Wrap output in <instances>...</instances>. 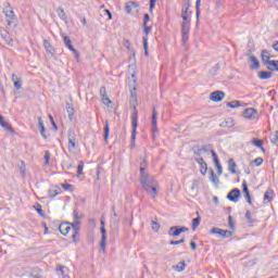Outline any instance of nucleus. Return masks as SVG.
Wrapping results in <instances>:
<instances>
[{
	"label": "nucleus",
	"mask_w": 278,
	"mask_h": 278,
	"mask_svg": "<svg viewBox=\"0 0 278 278\" xmlns=\"http://www.w3.org/2000/svg\"><path fill=\"white\" fill-rule=\"evenodd\" d=\"M147 159H143L140 163V184L148 192V194H151L152 199H156L157 197V180L153 176L149 175V172H147Z\"/></svg>",
	"instance_id": "obj_1"
},
{
	"label": "nucleus",
	"mask_w": 278,
	"mask_h": 278,
	"mask_svg": "<svg viewBox=\"0 0 278 278\" xmlns=\"http://www.w3.org/2000/svg\"><path fill=\"white\" fill-rule=\"evenodd\" d=\"M210 155V144L198 146L193 149V160L200 166L201 175H207V163L203 157Z\"/></svg>",
	"instance_id": "obj_2"
},
{
	"label": "nucleus",
	"mask_w": 278,
	"mask_h": 278,
	"mask_svg": "<svg viewBox=\"0 0 278 278\" xmlns=\"http://www.w3.org/2000/svg\"><path fill=\"white\" fill-rule=\"evenodd\" d=\"M3 14L5 15L9 27H12L14 25V21L16 20V15L14 14V10L12 9L10 2L4 3Z\"/></svg>",
	"instance_id": "obj_3"
},
{
	"label": "nucleus",
	"mask_w": 278,
	"mask_h": 278,
	"mask_svg": "<svg viewBox=\"0 0 278 278\" xmlns=\"http://www.w3.org/2000/svg\"><path fill=\"white\" fill-rule=\"evenodd\" d=\"M130 118H131V127H132L131 142L134 146V144H136V136L138 134V131H137V129H138V109H136V106H134V111H132Z\"/></svg>",
	"instance_id": "obj_4"
},
{
	"label": "nucleus",
	"mask_w": 278,
	"mask_h": 278,
	"mask_svg": "<svg viewBox=\"0 0 278 278\" xmlns=\"http://www.w3.org/2000/svg\"><path fill=\"white\" fill-rule=\"evenodd\" d=\"M186 231H190V229L186 226H172L168 230V236L177 238L181 236V233H186Z\"/></svg>",
	"instance_id": "obj_5"
},
{
	"label": "nucleus",
	"mask_w": 278,
	"mask_h": 278,
	"mask_svg": "<svg viewBox=\"0 0 278 278\" xmlns=\"http://www.w3.org/2000/svg\"><path fill=\"white\" fill-rule=\"evenodd\" d=\"M100 231H101V235H102V239H101V242H100V249L102 251H105V244L108 242V230L105 229V222L103 219L100 220Z\"/></svg>",
	"instance_id": "obj_6"
},
{
	"label": "nucleus",
	"mask_w": 278,
	"mask_h": 278,
	"mask_svg": "<svg viewBox=\"0 0 278 278\" xmlns=\"http://www.w3.org/2000/svg\"><path fill=\"white\" fill-rule=\"evenodd\" d=\"M188 10H190V1L186 0L181 9V25L190 26V21L188 20Z\"/></svg>",
	"instance_id": "obj_7"
},
{
	"label": "nucleus",
	"mask_w": 278,
	"mask_h": 278,
	"mask_svg": "<svg viewBox=\"0 0 278 278\" xmlns=\"http://www.w3.org/2000/svg\"><path fill=\"white\" fill-rule=\"evenodd\" d=\"M240 197H242V192L238 188L232 189L227 194L228 201H231L232 203H238V201H240Z\"/></svg>",
	"instance_id": "obj_8"
},
{
	"label": "nucleus",
	"mask_w": 278,
	"mask_h": 278,
	"mask_svg": "<svg viewBox=\"0 0 278 278\" xmlns=\"http://www.w3.org/2000/svg\"><path fill=\"white\" fill-rule=\"evenodd\" d=\"M73 225H75V222L73 224L71 223H62L59 226V231L62 233V236H68L71 231H73Z\"/></svg>",
	"instance_id": "obj_9"
},
{
	"label": "nucleus",
	"mask_w": 278,
	"mask_h": 278,
	"mask_svg": "<svg viewBox=\"0 0 278 278\" xmlns=\"http://www.w3.org/2000/svg\"><path fill=\"white\" fill-rule=\"evenodd\" d=\"M190 40V26L181 24V42L186 45Z\"/></svg>",
	"instance_id": "obj_10"
},
{
	"label": "nucleus",
	"mask_w": 278,
	"mask_h": 278,
	"mask_svg": "<svg viewBox=\"0 0 278 278\" xmlns=\"http://www.w3.org/2000/svg\"><path fill=\"white\" fill-rule=\"evenodd\" d=\"M63 42L67 49L72 51V53L75 55V58H79V52L77 49L73 47V41L71 40V37L68 36H63Z\"/></svg>",
	"instance_id": "obj_11"
},
{
	"label": "nucleus",
	"mask_w": 278,
	"mask_h": 278,
	"mask_svg": "<svg viewBox=\"0 0 278 278\" xmlns=\"http://www.w3.org/2000/svg\"><path fill=\"white\" fill-rule=\"evenodd\" d=\"M210 99L214 103H220V101H223V99H225V93L223 91H220V90L213 91L210 94Z\"/></svg>",
	"instance_id": "obj_12"
},
{
	"label": "nucleus",
	"mask_w": 278,
	"mask_h": 278,
	"mask_svg": "<svg viewBox=\"0 0 278 278\" xmlns=\"http://www.w3.org/2000/svg\"><path fill=\"white\" fill-rule=\"evenodd\" d=\"M257 116V110L254 108H249L243 111V117L248 118V121H254Z\"/></svg>",
	"instance_id": "obj_13"
},
{
	"label": "nucleus",
	"mask_w": 278,
	"mask_h": 278,
	"mask_svg": "<svg viewBox=\"0 0 278 278\" xmlns=\"http://www.w3.org/2000/svg\"><path fill=\"white\" fill-rule=\"evenodd\" d=\"M79 225H81V220H75V225H73V230H72L73 242H77V238H79Z\"/></svg>",
	"instance_id": "obj_14"
},
{
	"label": "nucleus",
	"mask_w": 278,
	"mask_h": 278,
	"mask_svg": "<svg viewBox=\"0 0 278 278\" xmlns=\"http://www.w3.org/2000/svg\"><path fill=\"white\" fill-rule=\"evenodd\" d=\"M67 138H68V151H73V149L77 147V143L75 141V132H73V130H70L67 134Z\"/></svg>",
	"instance_id": "obj_15"
},
{
	"label": "nucleus",
	"mask_w": 278,
	"mask_h": 278,
	"mask_svg": "<svg viewBox=\"0 0 278 278\" xmlns=\"http://www.w3.org/2000/svg\"><path fill=\"white\" fill-rule=\"evenodd\" d=\"M236 125V121L231 117L225 118L223 123L219 124V127L226 128V129H231Z\"/></svg>",
	"instance_id": "obj_16"
},
{
	"label": "nucleus",
	"mask_w": 278,
	"mask_h": 278,
	"mask_svg": "<svg viewBox=\"0 0 278 278\" xmlns=\"http://www.w3.org/2000/svg\"><path fill=\"white\" fill-rule=\"evenodd\" d=\"M266 66L271 73H278V60L267 61Z\"/></svg>",
	"instance_id": "obj_17"
},
{
	"label": "nucleus",
	"mask_w": 278,
	"mask_h": 278,
	"mask_svg": "<svg viewBox=\"0 0 278 278\" xmlns=\"http://www.w3.org/2000/svg\"><path fill=\"white\" fill-rule=\"evenodd\" d=\"M58 194H62V189L58 186L51 187L48 191V197H50V199L58 197Z\"/></svg>",
	"instance_id": "obj_18"
},
{
	"label": "nucleus",
	"mask_w": 278,
	"mask_h": 278,
	"mask_svg": "<svg viewBox=\"0 0 278 278\" xmlns=\"http://www.w3.org/2000/svg\"><path fill=\"white\" fill-rule=\"evenodd\" d=\"M249 62L252 63V65L250 66L252 71H257V68H260V60H257L255 55H250Z\"/></svg>",
	"instance_id": "obj_19"
},
{
	"label": "nucleus",
	"mask_w": 278,
	"mask_h": 278,
	"mask_svg": "<svg viewBox=\"0 0 278 278\" xmlns=\"http://www.w3.org/2000/svg\"><path fill=\"white\" fill-rule=\"evenodd\" d=\"M261 58L264 66H266V62H270L271 61L270 58L273 56L270 55V51L262 50Z\"/></svg>",
	"instance_id": "obj_20"
},
{
	"label": "nucleus",
	"mask_w": 278,
	"mask_h": 278,
	"mask_svg": "<svg viewBox=\"0 0 278 278\" xmlns=\"http://www.w3.org/2000/svg\"><path fill=\"white\" fill-rule=\"evenodd\" d=\"M1 37L3 38V40H5V42L12 47L14 40H12V38H10V33H8V30H1L0 31Z\"/></svg>",
	"instance_id": "obj_21"
},
{
	"label": "nucleus",
	"mask_w": 278,
	"mask_h": 278,
	"mask_svg": "<svg viewBox=\"0 0 278 278\" xmlns=\"http://www.w3.org/2000/svg\"><path fill=\"white\" fill-rule=\"evenodd\" d=\"M38 127L40 129L42 138L47 140V129H45V122L42 121V117H38Z\"/></svg>",
	"instance_id": "obj_22"
},
{
	"label": "nucleus",
	"mask_w": 278,
	"mask_h": 278,
	"mask_svg": "<svg viewBox=\"0 0 278 278\" xmlns=\"http://www.w3.org/2000/svg\"><path fill=\"white\" fill-rule=\"evenodd\" d=\"M237 167L238 165L236 164V161H233V159L228 160V170L232 175H238V172L236 170Z\"/></svg>",
	"instance_id": "obj_23"
},
{
	"label": "nucleus",
	"mask_w": 278,
	"mask_h": 278,
	"mask_svg": "<svg viewBox=\"0 0 278 278\" xmlns=\"http://www.w3.org/2000/svg\"><path fill=\"white\" fill-rule=\"evenodd\" d=\"M273 197H275V191L273 189H268L264 194V203H270V201H273Z\"/></svg>",
	"instance_id": "obj_24"
},
{
	"label": "nucleus",
	"mask_w": 278,
	"mask_h": 278,
	"mask_svg": "<svg viewBox=\"0 0 278 278\" xmlns=\"http://www.w3.org/2000/svg\"><path fill=\"white\" fill-rule=\"evenodd\" d=\"M157 129V111L155 108L152 109V131Z\"/></svg>",
	"instance_id": "obj_25"
},
{
	"label": "nucleus",
	"mask_w": 278,
	"mask_h": 278,
	"mask_svg": "<svg viewBox=\"0 0 278 278\" xmlns=\"http://www.w3.org/2000/svg\"><path fill=\"white\" fill-rule=\"evenodd\" d=\"M65 110L68 114V119L73 121V116H75V109L73 108V103H66Z\"/></svg>",
	"instance_id": "obj_26"
},
{
	"label": "nucleus",
	"mask_w": 278,
	"mask_h": 278,
	"mask_svg": "<svg viewBox=\"0 0 278 278\" xmlns=\"http://www.w3.org/2000/svg\"><path fill=\"white\" fill-rule=\"evenodd\" d=\"M252 144L254 147H257V149H261V151L263 152L266 151V149H264V141L262 139L253 138Z\"/></svg>",
	"instance_id": "obj_27"
},
{
	"label": "nucleus",
	"mask_w": 278,
	"mask_h": 278,
	"mask_svg": "<svg viewBox=\"0 0 278 278\" xmlns=\"http://www.w3.org/2000/svg\"><path fill=\"white\" fill-rule=\"evenodd\" d=\"M0 125L3 127V129H5V131H14L12 129V126H10L8 122H5V118L3 117V115H0Z\"/></svg>",
	"instance_id": "obj_28"
},
{
	"label": "nucleus",
	"mask_w": 278,
	"mask_h": 278,
	"mask_svg": "<svg viewBox=\"0 0 278 278\" xmlns=\"http://www.w3.org/2000/svg\"><path fill=\"white\" fill-rule=\"evenodd\" d=\"M258 77L261 79H270V77H273V72L271 71H269V72L261 71V72H258Z\"/></svg>",
	"instance_id": "obj_29"
},
{
	"label": "nucleus",
	"mask_w": 278,
	"mask_h": 278,
	"mask_svg": "<svg viewBox=\"0 0 278 278\" xmlns=\"http://www.w3.org/2000/svg\"><path fill=\"white\" fill-rule=\"evenodd\" d=\"M211 154H212L215 166L220 164V160H218V154L216 153V151L212 150V146H210V155Z\"/></svg>",
	"instance_id": "obj_30"
},
{
	"label": "nucleus",
	"mask_w": 278,
	"mask_h": 278,
	"mask_svg": "<svg viewBox=\"0 0 278 278\" xmlns=\"http://www.w3.org/2000/svg\"><path fill=\"white\" fill-rule=\"evenodd\" d=\"M103 138H104V142H108V138H110V122H105V125H104V135H103Z\"/></svg>",
	"instance_id": "obj_31"
},
{
	"label": "nucleus",
	"mask_w": 278,
	"mask_h": 278,
	"mask_svg": "<svg viewBox=\"0 0 278 278\" xmlns=\"http://www.w3.org/2000/svg\"><path fill=\"white\" fill-rule=\"evenodd\" d=\"M56 14L59 16V18H61V21H66V13H64V9L62 7H59L56 9Z\"/></svg>",
	"instance_id": "obj_32"
},
{
	"label": "nucleus",
	"mask_w": 278,
	"mask_h": 278,
	"mask_svg": "<svg viewBox=\"0 0 278 278\" xmlns=\"http://www.w3.org/2000/svg\"><path fill=\"white\" fill-rule=\"evenodd\" d=\"M210 233H213L215 236H220V238H223V236L225 233V230L222 229V228L214 227V228L211 229Z\"/></svg>",
	"instance_id": "obj_33"
},
{
	"label": "nucleus",
	"mask_w": 278,
	"mask_h": 278,
	"mask_svg": "<svg viewBox=\"0 0 278 278\" xmlns=\"http://www.w3.org/2000/svg\"><path fill=\"white\" fill-rule=\"evenodd\" d=\"M210 181H212V184H219V179L218 176H216V173H214V169L210 170Z\"/></svg>",
	"instance_id": "obj_34"
},
{
	"label": "nucleus",
	"mask_w": 278,
	"mask_h": 278,
	"mask_svg": "<svg viewBox=\"0 0 278 278\" xmlns=\"http://www.w3.org/2000/svg\"><path fill=\"white\" fill-rule=\"evenodd\" d=\"M199 225H201V216L198 215L195 218L192 219V223H191L192 230L194 231L197 227H199Z\"/></svg>",
	"instance_id": "obj_35"
},
{
	"label": "nucleus",
	"mask_w": 278,
	"mask_h": 278,
	"mask_svg": "<svg viewBox=\"0 0 278 278\" xmlns=\"http://www.w3.org/2000/svg\"><path fill=\"white\" fill-rule=\"evenodd\" d=\"M134 8H138V3H137V2H128V3L126 4V8H125L127 14H131V10H132Z\"/></svg>",
	"instance_id": "obj_36"
},
{
	"label": "nucleus",
	"mask_w": 278,
	"mask_h": 278,
	"mask_svg": "<svg viewBox=\"0 0 278 278\" xmlns=\"http://www.w3.org/2000/svg\"><path fill=\"white\" fill-rule=\"evenodd\" d=\"M241 105L242 104L238 100L227 102V108H231L232 110H236V108H240Z\"/></svg>",
	"instance_id": "obj_37"
},
{
	"label": "nucleus",
	"mask_w": 278,
	"mask_h": 278,
	"mask_svg": "<svg viewBox=\"0 0 278 278\" xmlns=\"http://www.w3.org/2000/svg\"><path fill=\"white\" fill-rule=\"evenodd\" d=\"M195 16L199 21V16H201V0L195 1Z\"/></svg>",
	"instance_id": "obj_38"
},
{
	"label": "nucleus",
	"mask_w": 278,
	"mask_h": 278,
	"mask_svg": "<svg viewBox=\"0 0 278 278\" xmlns=\"http://www.w3.org/2000/svg\"><path fill=\"white\" fill-rule=\"evenodd\" d=\"M178 273H184L186 270V261H181L176 265Z\"/></svg>",
	"instance_id": "obj_39"
},
{
	"label": "nucleus",
	"mask_w": 278,
	"mask_h": 278,
	"mask_svg": "<svg viewBox=\"0 0 278 278\" xmlns=\"http://www.w3.org/2000/svg\"><path fill=\"white\" fill-rule=\"evenodd\" d=\"M143 49H144V55H149V38L143 37Z\"/></svg>",
	"instance_id": "obj_40"
},
{
	"label": "nucleus",
	"mask_w": 278,
	"mask_h": 278,
	"mask_svg": "<svg viewBox=\"0 0 278 278\" xmlns=\"http://www.w3.org/2000/svg\"><path fill=\"white\" fill-rule=\"evenodd\" d=\"M84 174V161H79V164L77 166V177H81Z\"/></svg>",
	"instance_id": "obj_41"
},
{
	"label": "nucleus",
	"mask_w": 278,
	"mask_h": 278,
	"mask_svg": "<svg viewBox=\"0 0 278 278\" xmlns=\"http://www.w3.org/2000/svg\"><path fill=\"white\" fill-rule=\"evenodd\" d=\"M100 97H101L104 105H110L112 103V100H110V98L108 97V93L100 96Z\"/></svg>",
	"instance_id": "obj_42"
},
{
	"label": "nucleus",
	"mask_w": 278,
	"mask_h": 278,
	"mask_svg": "<svg viewBox=\"0 0 278 278\" xmlns=\"http://www.w3.org/2000/svg\"><path fill=\"white\" fill-rule=\"evenodd\" d=\"M65 268L66 267H64L62 265H59V268L56 269L58 270V275H62L63 278H68V275L64 274Z\"/></svg>",
	"instance_id": "obj_43"
},
{
	"label": "nucleus",
	"mask_w": 278,
	"mask_h": 278,
	"mask_svg": "<svg viewBox=\"0 0 278 278\" xmlns=\"http://www.w3.org/2000/svg\"><path fill=\"white\" fill-rule=\"evenodd\" d=\"M271 144H278V130L270 136Z\"/></svg>",
	"instance_id": "obj_44"
},
{
	"label": "nucleus",
	"mask_w": 278,
	"mask_h": 278,
	"mask_svg": "<svg viewBox=\"0 0 278 278\" xmlns=\"http://www.w3.org/2000/svg\"><path fill=\"white\" fill-rule=\"evenodd\" d=\"M252 164H255V166H262V164H264V159L256 157L254 161H252Z\"/></svg>",
	"instance_id": "obj_45"
},
{
	"label": "nucleus",
	"mask_w": 278,
	"mask_h": 278,
	"mask_svg": "<svg viewBox=\"0 0 278 278\" xmlns=\"http://www.w3.org/2000/svg\"><path fill=\"white\" fill-rule=\"evenodd\" d=\"M51 160V153L49 151L45 152V164L49 166V161Z\"/></svg>",
	"instance_id": "obj_46"
},
{
	"label": "nucleus",
	"mask_w": 278,
	"mask_h": 278,
	"mask_svg": "<svg viewBox=\"0 0 278 278\" xmlns=\"http://www.w3.org/2000/svg\"><path fill=\"white\" fill-rule=\"evenodd\" d=\"M112 223L113 225H118V223H121V220H118V214H116V212H113Z\"/></svg>",
	"instance_id": "obj_47"
},
{
	"label": "nucleus",
	"mask_w": 278,
	"mask_h": 278,
	"mask_svg": "<svg viewBox=\"0 0 278 278\" xmlns=\"http://www.w3.org/2000/svg\"><path fill=\"white\" fill-rule=\"evenodd\" d=\"M242 188H243V194H249V185H247V180H243L242 182Z\"/></svg>",
	"instance_id": "obj_48"
},
{
	"label": "nucleus",
	"mask_w": 278,
	"mask_h": 278,
	"mask_svg": "<svg viewBox=\"0 0 278 278\" xmlns=\"http://www.w3.org/2000/svg\"><path fill=\"white\" fill-rule=\"evenodd\" d=\"M13 86L16 88V90H21V88H23V83H21V79L20 80H15L13 83Z\"/></svg>",
	"instance_id": "obj_49"
},
{
	"label": "nucleus",
	"mask_w": 278,
	"mask_h": 278,
	"mask_svg": "<svg viewBox=\"0 0 278 278\" xmlns=\"http://www.w3.org/2000/svg\"><path fill=\"white\" fill-rule=\"evenodd\" d=\"M151 225H152L153 231H160V223L152 222Z\"/></svg>",
	"instance_id": "obj_50"
},
{
	"label": "nucleus",
	"mask_w": 278,
	"mask_h": 278,
	"mask_svg": "<svg viewBox=\"0 0 278 278\" xmlns=\"http://www.w3.org/2000/svg\"><path fill=\"white\" fill-rule=\"evenodd\" d=\"M184 242H186V238H182V239L177 240V241H170L169 244L177 245V244H184Z\"/></svg>",
	"instance_id": "obj_51"
},
{
	"label": "nucleus",
	"mask_w": 278,
	"mask_h": 278,
	"mask_svg": "<svg viewBox=\"0 0 278 278\" xmlns=\"http://www.w3.org/2000/svg\"><path fill=\"white\" fill-rule=\"evenodd\" d=\"M233 236V231L231 230H224L223 238H231Z\"/></svg>",
	"instance_id": "obj_52"
},
{
	"label": "nucleus",
	"mask_w": 278,
	"mask_h": 278,
	"mask_svg": "<svg viewBox=\"0 0 278 278\" xmlns=\"http://www.w3.org/2000/svg\"><path fill=\"white\" fill-rule=\"evenodd\" d=\"M245 218L248 223H254L253 218L251 217V211L245 212Z\"/></svg>",
	"instance_id": "obj_53"
},
{
	"label": "nucleus",
	"mask_w": 278,
	"mask_h": 278,
	"mask_svg": "<svg viewBox=\"0 0 278 278\" xmlns=\"http://www.w3.org/2000/svg\"><path fill=\"white\" fill-rule=\"evenodd\" d=\"M244 199L249 205H253V201H251V193H244Z\"/></svg>",
	"instance_id": "obj_54"
},
{
	"label": "nucleus",
	"mask_w": 278,
	"mask_h": 278,
	"mask_svg": "<svg viewBox=\"0 0 278 278\" xmlns=\"http://www.w3.org/2000/svg\"><path fill=\"white\" fill-rule=\"evenodd\" d=\"M151 29H152L151 26L143 25V31H144L146 36H149V34H151Z\"/></svg>",
	"instance_id": "obj_55"
},
{
	"label": "nucleus",
	"mask_w": 278,
	"mask_h": 278,
	"mask_svg": "<svg viewBox=\"0 0 278 278\" xmlns=\"http://www.w3.org/2000/svg\"><path fill=\"white\" fill-rule=\"evenodd\" d=\"M149 21H151V16L149 15V13H146L143 15V25H147Z\"/></svg>",
	"instance_id": "obj_56"
},
{
	"label": "nucleus",
	"mask_w": 278,
	"mask_h": 278,
	"mask_svg": "<svg viewBox=\"0 0 278 278\" xmlns=\"http://www.w3.org/2000/svg\"><path fill=\"white\" fill-rule=\"evenodd\" d=\"M62 167L65 168L66 170H71V168H73V164H68L66 162H63Z\"/></svg>",
	"instance_id": "obj_57"
},
{
	"label": "nucleus",
	"mask_w": 278,
	"mask_h": 278,
	"mask_svg": "<svg viewBox=\"0 0 278 278\" xmlns=\"http://www.w3.org/2000/svg\"><path fill=\"white\" fill-rule=\"evenodd\" d=\"M155 3H157V0H150V12H153L155 9Z\"/></svg>",
	"instance_id": "obj_58"
},
{
	"label": "nucleus",
	"mask_w": 278,
	"mask_h": 278,
	"mask_svg": "<svg viewBox=\"0 0 278 278\" xmlns=\"http://www.w3.org/2000/svg\"><path fill=\"white\" fill-rule=\"evenodd\" d=\"M73 216H74L75 220H81V218H83V216L79 215V213L77 211H74Z\"/></svg>",
	"instance_id": "obj_59"
},
{
	"label": "nucleus",
	"mask_w": 278,
	"mask_h": 278,
	"mask_svg": "<svg viewBox=\"0 0 278 278\" xmlns=\"http://www.w3.org/2000/svg\"><path fill=\"white\" fill-rule=\"evenodd\" d=\"M228 225L230 229H233V217L231 215L228 216Z\"/></svg>",
	"instance_id": "obj_60"
},
{
	"label": "nucleus",
	"mask_w": 278,
	"mask_h": 278,
	"mask_svg": "<svg viewBox=\"0 0 278 278\" xmlns=\"http://www.w3.org/2000/svg\"><path fill=\"white\" fill-rule=\"evenodd\" d=\"M49 118H50V123H51L52 127H54V129H58V124H55V121L53 119V116L49 115Z\"/></svg>",
	"instance_id": "obj_61"
},
{
	"label": "nucleus",
	"mask_w": 278,
	"mask_h": 278,
	"mask_svg": "<svg viewBox=\"0 0 278 278\" xmlns=\"http://www.w3.org/2000/svg\"><path fill=\"white\" fill-rule=\"evenodd\" d=\"M61 186H62V188H64V190H72V188H73V185H71V184H62Z\"/></svg>",
	"instance_id": "obj_62"
},
{
	"label": "nucleus",
	"mask_w": 278,
	"mask_h": 278,
	"mask_svg": "<svg viewBox=\"0 0 278 278\" xmlns=\"http://www.w3.org/2000/svg\"><path fill=\"white\" fill-rule=\"evenodd\" d=\"M216 166V168H217V174L218 175H223V165H220V163L219 164H217V165H215Z\"/></svg>",
	"instance_id": "obj_63"
},
{
	"label": "nucleus",
	"mask_w": 278,
	"mask_h": 278,
	"mask_svg": "<svg viewBox=\"0 0 278 278\" xmlns=\"http://www.w3.org/2000/svg\"><path fill=\"white\" fill-rule=\"evenodd\" d=\"M271 47L276 51V53H278V41H274Z\"/></svg>",
	"instance_id": "obj_64"
}]
</instances>
